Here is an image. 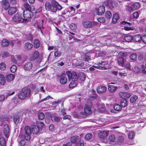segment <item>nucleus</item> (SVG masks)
<instances>
[{"label": "nucleus", "instance_id": "24", "mask_svg": "<svg viewBox=\"0 0 146 146\" xmlns=\"http://www.w3.org/2000/svg\"><path fill=\"white\" fill-rule=\"evenodd\" d=\"M120 105L121 107L124 108L127 106V100L125 99H123L121 100Z\"/></svg>", "mask_w": 146, "mask_h": 146}, {"label": "nucleus", "instance_id": "25", "mask_svg": "<svg viewBox=\"0 0 146 146\" xmlns=\"http://www.w3.org/2000/svg\"><path fill=\"white\" fill-rule=\"evenodd\" d=\"M17 11L16 7H12L9 10L8 13L10 15H12L15 13Z\"/></svg>", "mask_w": 146, "mask_h": 146}, {"label": "nucleus", "instance_id": "55", "mask_svg": "<svg viewBox=\"0 0 146 146\" xmlns=\"http://www.w3.org/2000/svg\"><path fill=\"white\" fill-rule=\"evenodd\" d=\"M97 20L100 23H104L105 22V19L103 17H101L98 18L97 19Z\"/></svg>", "mask_w": 146, "mask_h": 146}, {"label": "nucleus", "instance_id": "2", "mask_svg": "<svg viewBox=\"0 0 146 146\" xmlns=\"http://www.w3.org/2000/svg\"><path fill=\"white\" fill-rule=\"evenodd\" d=\"M31 90L29 89L25 88L23 89L22 92L18 94V97L21 100H24L31 96Z\"/></svg>", "mask_w": 146, "mask_h": 146}, {"label": "nucleus", "instance_id": "13", "mask_svg": "<svg viewBox=\"0 0 146 146\" xmlns=\"http://www.w3.org/2000/svg\"><path fill=\"white\" fill-rule=\"evenodd\" d=\"M67 79L65 74H62L60 77V82L62 84H65L67 82Z\"/></svg>", "mask_w": 146, "mask_h": 146}, {"label": "nucleus", "instance_id": "57", "mask_svg": "<svg viewBox=\"0 0 146 146\" xmlns=\"http://www.w3.org/2000/svg\"><path fill=\"white\" fill-rule=\"evenodd\" d=\"M117 139L118 141H119V142H122L124 140V137L122 135H119L118 136Z\"/></svg>", "mask_w": 146, "mask_h": 146}, {"label": "nucleus", "instance_id": "43", "mask_svg": "<svg viewBox=\"0 0 146 146\" xmlns=\"http://www.w3.org/2000/svg\"><path fill=\"white\" fill-rule=\"evenodd\" d=\"M135 135V133L133 131H131L128 133V137L129 139H132L133 138Z\"/></svg>", "mask_w": 146, "mask_h": 146}, {"label": "nucleus", "instance_id": "41", "mask_svg": "<svg viewBox=\"0 0 146 146\" xmlns=\"http://www.w3.org/2000/svg\"><path fill=\"white\" fill-rule=\"evenodd\" d=\"M116 37L118 40H121L123 38L124 35L120 33H117L116 35Z\"/></svg>", "mask_w": 146, "mask_h": 146}, {"label": "nucleus", "instance_id": "50", "mask_svg": "<svg viewBox=\"0 0 146 146\" xmlns=\"http://www.w3.org/2000/svg\"><path fill=\"white\" fill-rule=\"evenodd\" d=\"M115 139V137L113 135H111L109 137V140L111 142H113L114 141Z\"/></svg>", "mask_w": 146, "mask_h": 146}, {"label": "nucleus", "instance_id": "64", "mask_svg": "<svg viewBox=\"0 0 146 146\" xmlns=\"http://www.w3.org/2000/svg\"><path fill=\"white\" fill-rule=\"evenodd\" d=\"M120 54L122 57H125L127 55V53L126 52H120L119 53Z\"/></svg>", "mask_w": 146, "mask_h": 146}, {"label": "nucleus", "instance_id": "42", "mask_svg": "<svg viewBox=\"0 0 146 146\" xmlns=\"http://www.w3.org/2000/svg\"><path fill=\"white\" fill-rule=\"evenodd\" d=\"M113 108L114 110L117 111H119L121 109V106L118 104L115 105L113 106Z\"/></svg>", "mask_w": 146, "mask_h": 146}, {"label": "nucleus", "instance_id": "33", "mask_svg": "<svg viewBox=\"0 0 146 146\" xmlns=\"http://www.w3.org/2000/svg\"><path fill=\"white\" fill-rule=\"evenodd\" d=\"M75 66H78L79 67H82L84 65V63L81 61H77L74 64Z\"/></svg>", "mask_w": 146, "mask_h": 146}, {"label": "nucleus", "instance_id": "53", "mask_svg": "<svg viewBox=\"0 0 146 146\" xmlns=\"http://www.w3.org/2000/svg\"><path fill=\"white\" fill-rule=\"evenodd\" d=\"M6 68V65L3 63H2L0 64V69L2 70H4Z\"/></svg>", "mask_w": 146, "mask_h": 146}, {"label": "nucleus", "instance_id": "29", "mask_svg": "<svg viewBox=\"0 0 146 146\" xmlns=\"http://www.w3.org/2000/svg\"><path fill=\"white\" fill-rule=\"evenodd\" d=\"M25 46L26 49L28 50H30L33 48V45L31 43L27 42L25 44Z\"/></svg>", "mask_w": 146, "mask_h": 146}, {"label": "nucleus", "instance_id": "60", "mask_svg": "<svg viewBox=\"0 0 146 146\" xmlns=\"http://www.w3.org/2000/svg\"><path fill=\"white\" fill-rule=\"evenodd\" d=\"M139 14L137 12H135L133 13V17L135 18H137L139 17Z\"/></svg>", "mask_w": 146, "mask_h": 146}, {"label": "nucleus", "instance_id": "14", "mask_svg": "<svg viewBox=\"0 0 146 146\" xmlns=\"http://www.w3.org/2000/svg\"><path fill=\"white\" fill-rule=\"evenodd\" d=\"M83 25L84 27L87 28H92L91 22L89 21L84 20L83 21Z\"/></svg>", "mask_w": 146, "mask_h": 146}, {"label": "nucleus", "instance_id": "6", "mask_svg": "<svg viewBox=\"0 0 146 146\" xmlns=\"http://www.w3.org/2000/svg\"><path fill=\"white\" fill-rule=\"evenodd\" d=\"M39 54L37 51H36L34 52L33 56L31 57L30 58V60L31 61H33L35 59L37 60V62L38 63H40L42 61V59L40 57H38Z\"/></svg>", "mask_w": 146, "mask_h": 146}, {"label": "nucleus", "instance_id": "27", "mask_svg": "<svg viewBox=\"0 0 146 146\" xmlns=\"http://www.w3.org/2000/svg\"><path fill=\"white\" fill-rule=\"evenodd\" d=\"M118 63L119 65L123 66L124 64V60L123 57H119L118 58Z\"/></svg>", "mask_w": 146, "mask_h": 146}, {"label": "nucleus", "instance_id": "63", "mask_svg": "<svg viewBox=\"0 0 146 146\" xmlns=\"http://www.w3.org/2000/svg\"><path fill=\"white\" fill-rule=\"evenodd\" d=\"M25 142L24 140H22L20 141L19 143L20 145L22 146H25Z\"/></svg>", "mask_w": 146, "mask_h": 146}, {"label": "nucleus", "instance_id": "10", "mask_svg": "<svg viewBox=\"0 0 146 146\" xmlns=\"http://www.w3.org/2000/svg\"><path fill=\"white\" fill-rule=\"evenodd\" d=\"M3 131L5 137L7 138L9 136V128L7 124H5L4 126Z\"/></svg>", "mask_w": 146, "mask_h": 146}, {"label": "nucleus", "instance_id": "61", "mask_svg": "<svg viewBox=\"0 0 146 146\" xmlns=\"http://www.w3.org/2000/svg\"><path fill=\"white\" fill-rule=\"evenodd\" d=\"M141 38V40L145 44H146V35L143 36Z\"/></svg>", "mask_w": 146, "mask_h": 146}, {"label": "nucleus", "instance_id": "48", "mask_svg": "<svg viewBox=\"0 0 146 146\" xmlns=\"http://www.w3.org/2000/svg\"><path fill=\"white\" fill-rule=\"evenodd\" d=\"M130 58L133 60H136L137 58V55L135 53L132 54L130 55Z\"/></svg>", "mask_w": 146, "mask_h": 146}, {"label": "nucleus", "instance_id": "21", "mask_svg": "<svg viewBox=\"0 0 146 146\" xmlns=\"http://www.w3.org/2000/svg\"><path fill=\"white\" fill-rule=\"evenodd\" d=\"M79 136H74L71 137L70 140L71 142L73 144H76L77 145V142L78 140Z\"/></svg>", "mask_w": 146, "mask_h": 146}, {"label": "nucleus", "instance_id": "22", "mask_svg": "<svg viewBox=\"0 0 146 146\" xmlns=\"http://www.w3.org/2000/svg\"><path fill=\"white\" fill-rule=\"evenodd\" d=\"M119 19V17L117 13H115L113 15L112 19V22L114 23H116L118 20Z\"/></svg>", "mask_w": 146, "mask_h": 146}, {"label": "nucleus", "instance_id": "56", "mask_svg": "<svg viewBox=\"0 0 146 146\" xmlns=\"http://www.w3.org/2000/svg\"><path fill=\"white\" fill-rule=\"evenodd\" d=\"M105 63L106 62H102V63H100V64L99 65L100 67H101L102 68V69H106V67L105 66H104L105 65Z\"/></svg>", "mask_w": 146, "mask_h": 146}, {"label": "nucleus", "instance_id": "26", "mask_svg": "<svg viewBox=\"0 0 146 146\" xmlns=\"http://www.w3.org/2000/svg\"><path fill=\"white\" fill-rule=\"evenodd\" d=\"M0 144L1 146H6V142L5 138L3 137H0Z\"/></svg>", "mask_w": 146, "mask_h": 146}, {"label": "nucleus", "instance_id": "38", "mask_svg": "<svg viewBox=\"0 0 146 146\" xmlns=\"http://www.w3.org/2000/svg\"><path fill=\"white\" fill-rule=\"evenodd\" d=\"M132 8L134 10L139 8L140 6V4L138 3H136L133 4L132 5Z\"/></svg>", "mask_w": 146, "mask_h": 146}, {"label": "nucleus", "instance_id": "46", "mask_svg": "<svg viewBox=\"0 0 146 146\" xmlns=\"http://www.w3.org/2000/svg\"><path fill=\"white\" fill-rule=\"evenodd\" d=\"M87 114L85 111L80 112L79 113V117L80 118L85 117L87 116Z\"/></svg>", "mask_w": 146, "mask_h": 146}, {"label": "nucleus", "instance_id": "8", "mask_svg": "<svg viewBox=\"0 0 146 146\" xmlns=\"http://www.w3.org/2000/svg\"><path fill=\"white\" fill-rule=\"evenodd\" d=\"M92 106V103L90 102H88L84 108V111L87 114H91L92 111L91 108Z\"/></svg>", "mask_w": 146, "mask_h": 146}, {"label": "nucleus", "instance_id": "39", "mask_svg": "<svg viewBox=\"0 0 146 146\" xmlns=\"http://www.w3.org/2000/svg\"><path fill=\"white\" fill-rule=\"evenodd\" d=\"M38 119L40 120H42L44 119V114L41 112H39L38 113Z\"/></svg>", "mask_w": 146, "mask_h": 146}, {"label": "nucleus", "instance_id": "19", "mask_svg": "<svg viewBox=\"0 0 146 146\" xmlns=\"http://www.w3.org/2000/svg\"><path fill=\"white\" fill-rule=\"evenodd\" d=\"M117 89V87L111 85H108V89L111 93L115 92Z\"/></svg>", "mask_w": 146, "mask_h": 146}, {"label": "nucleus", "instance_id": "12", "mask_svg": "<svg viewBox=\"0 0 146 146\" xmlns=\"http://www.w3.org/2000/svg\"><path fill=\"white\" fill-rule=\"evenodd\" d=\"M106 90V88L103 86H98L97 89V93L100 94L104 92Z\"/></svg>", "mask_w": 146, "mask_h": 146}, {"label": "nucleus", "instance_id": "62", "mask_svg": "<svg viewBox=\"0 0 146 146\" xmlns=\"http://www.w3.org/2000/svg\"><path fill=\"white\" fill-rule=\"evenodd\" d=\"M141 70L143 73H146V71L145 70L144 66V65H141Z\"/></svg>", "mask_w": 146, "mask_h": 146}, {"label": "nucleus", "instance_id": "45", "mask_svg": "<svg viewBox=\"0 0 146 146\" xmlns=\"http://www.w3.org/2000/svg\"><path fill=\"white\" fill-rule=\"evenodd\" d=\"M14 123L16 124H17L19 122V117L18 115L14 116L13 118Z\"/></svg>", "mask_w": 146, "mask_h": 146}, {"label": "nucleus", "instance_id": "31", "mask_svg": "<svg viewBox=\"0 0 146 146\" xmlns=\"http://www.w3.org/2000/svg\"><path fill=\"white\" fill-rule=\"evenodd\" d=\"M52 3L56 7V9L57 8L58 10H61L62 9V6L60 5L58 3H57L56 1L54 0H52Z\"/></svg>", "mask_w": 146, "mask_h": 146}, {"label": "nucleus", "instance_id": "15", "mask_svg": "<svg viewBox=\"0 0 146 146\" xmlns=\"http://www.w3.org/2000/svg\"><path fill=\"white\" fill-rule=\"evenodd\" d=\"M33 67V64L32 62H29L26 63L24 66V68L25 70H30Z\"/></svg>", "mask_w": 146, "mask_h": 146}, {"label": "nucleus", "instance_id": "30", "mask_svg": "<svg viewBox=\"0 0 146 146\" xmlns=\"http://www.w3.org/2000/svg\"><path fill=\"white\" fill-rule=\"evenodd\" d=\"M105 15L106 19L108 20L111 18L112 15L110 11H107L106 12Z\"/></svg>", "mask_w": 146, "mask_h": 146}, {"label": "nucleus", "instance_id": "3", "mask_svg": "<svg viewBox=\"0 0 146 146\" xmlns=\"http://www.w3.org/2000/svg\"><path fill=\"white\" fill-rule=\"evenodd\" d=\"M66 74L68 76L69 80L72 79L73 81H77L78 78L77 73L75 72H72L68 71L66 72Z\"/></svg>", "mask_w": 146, "mask_h": 146}, {"label": "nucleus", "instance_id": "28", "mask_svg": "<svg viewBox=\"0 0 146 146\" xmlns=\"http://www.w3.org/2000/svg\"><path fill=\"white\" fill-rule=\"evenodd\" d=\"M34 45L35 48H38L40 45V42L39 40L37 39H35L34 42Z\"/></svg>", "mask_w": 146, "mask_h": 146}, {"label": "nucleus", "instance_id": "37", "mask_svg": "<svg viewBox=\"0 0 146 146\" xmlns=\"http://www.w3.org/2000/svg\"><path fill=\"white\" fill-rule=\"evenodd\" d=\"M9 41L6 39H3L2 42V45L4 46H7L9 44Z\"/></svg>", "mask_w": 146, "mask_h": 146}, {"label": "nucleus", "instance_id": "44", "mask_svg": "<svg viewBox=\"0 0 146 146\" xmlns=\"http://www.w3.org/2000/svg\"><path fill=\"white\" fill-rule=\"evenodd\" d=\"M17 69V66L15 65H13L11 67L10 70L11 72L13 73L15 72Z\"/></svg>", "mask_w": 146, "mask_h": 146}, {"label": "nucleus", "instance_id": "16", "mask_svg": "<svg viewBox=\"0 0 146 146\" xmlns=\"http://www.w3.org/2000/svg\"><path fill=\"white\" fill-rule=\"evenodd\" d=\"M119 95L120 97L123 99L125 98H128L131 96L130 94L127 92H121L119 93Z\"/></svg>", "mask_w": 146, "mask_h": 146}, {"label": "nucleus", "instance_id": "59", "mask_svg": "<svg viewBox=\"0 0 146 146\" xmlns=\"http://www.w3.org/2000/svg\"><path fill=\"white\" fill-rule=\"evenodd\" d=\"M26 39L28 40H32L33 39V36L29 34L27 36Z\"/></svg>", "mask_w": 146, "mask_h": 146}, {"label": "nucleus", "instance_id": "5", "mask_svg": "<svg viewBox=\"0 0 146 146\" xmlns=\"http://www.w3.org/2000/svg\"><path fill=\"white\" fill-rule=\"evenodd\" d=\"M45 7L47 11H49L50 10L53 12H55L56 11V7L52 4H51L48 2H46L45 4Z\"/></svg>", "mask_w": 146, "mask_h": 146}, {"label": "nucleus", "instance_id": "7", "mask_svg": "<svg viewBox=\"0 0 146 146\" xmlns=\"http://www.w3.org/2000/svg\"><path fill=\"white\" fill-rule=\"evenodd\" d=\"M13 21L15 22L23 23L24 22V19L22 17L21 15L17 13L12 18Z\"/></svg>", "mask_w": 146, "mask_h": 146}, {"label": "nucleus", "instance_id": "52", "mask_svg": "<svg viewBox=\"0 0 146 146\" xmlns=\"http://www.w3.org/2000/svg\"><path fill=\"white\" fill-rule=\"evenodd\" d=\"M92 137V134L91 133H88L85 136V139L87 140H89Z\"/></svg>", "mask_w": 146, "mask_h": 146}, {"label": "nucleus", "instance_id": "49", "mask_svg": "<svg viewBox=\"0 0 146 146\" xmlns=\"http://www.w3.org/2000/svg\"><path fill=\"white\" fill-rule=\"evenodd\" d=\"M138 98L137 96L136 95H135L132 97L130 99V102L131 103H133L135 102Z\"/></svg>", "mask_w": 146, "mask_h": 146}, {"label": "nucleus", "instance_id": "36", "mask_svg": "<svg viewBox=\"0 0 146 146\" xmlns=\"http://www.w3.org/2000/svg\"><path fill=\"white\" fill-rule=\"evenodd\" d=\"M79 78L81 80L84 81L85 80L86 76L85 74L81 72L80 74V75L79 76Z\"/></svg>", "mask_w": 146, "mask_h": 146}, {"label": "nucleus", "instance_id": "32", "mask_svg": "<svg viewBox=\"0 0 146 146\" xmlns=\"http://www.w3.org/2000/svg\"><path fill=\"white\" fill-rule=\"evenodd\" d=\"M133 39V36L131 35L127 36L125 37L123 40L125 42H129Z\"/></svg>", "mask_w": 146, "mask_h": 146}, {"label": "nucleus", "instance_id": "35", "mask_svg": "<svg viewBox=\"0 0 146 146\" xmlns=\"http://www.w3.org/2000/svg\"><path fill=\"white\" fill-rule=\"evenodd\" d=\"M51 119L54 121L58 122L60 120L58 117L53 115L51 116Z\"/></svg>", "mask_w": 146, "mask_h": 146}, {"label": "nucleus", "instance_id": "58", "mask_svg": "<svg viewBox=\"0 0 146 146\" xmlns=\"http://www.w3.org/2000/svg\"><path fill=\"white\" fill-rule=\"evenodd\" d=\"M61 55V53L59 51H55L54 52V55L56 57H59Z\"/></svg>", "mask_w": 146, "mask_h": 146}, {"label": "nucleus", "instance_id": "40", "mask_svg": "<svg viewBox=\"0 0 146 146\" xmlns=\"http://www.w3.org/2000/svg\"><path fill=\"white\" fill-rule=\"evenodd\" d=\"M108 134V133L107 131H104L100 133V136L101 138H103L107 136Z\"/></svg>", "mask_w": 146, "mask_h": 146}, {"label": "nucleus", "instance_id": "23", "mask_svg": "<svg viewBox=\"0 0 146 146\" xmlns=\"http://www.w3.org/2000/svg\"><path fill=\"white\" fill-rule=\"evenodd\" d=\"M142 37L139 35H137L133 37V40L135 42H140L141 40Z\"/></svg>", "mask_w": 146, "mask_h": 146}, {"label": "nucleus", "instance_id": "47", "mask_svg": "<svg viewBox=\"0 0 146 146\" xmlns=\"http://www.w3.org/2000/svg\"><path fill=\"white\" fill-rule=\"evenodd\" d=\"M84 146V144L83 141L82 140H79L77 142V145L75 146Z\"/></svg>", "mask_w": 146, "mask_h": 146}, {"label": "nucleus", "instance_id": "20", "mask_svg": "<svg viewBox=\"0 0 146 146\" xmlns=\"http://www.w3.org/2000/svg\"><path fill=\"white\" fill-rule=\"evenodd\" d=\"M15 77V75L14 74H9L6 76V80L7 81L10 82L13 81L14 80Z\"/></svg>", "mask_w": 146, "mask_h": 146}, {"label": "nucleus", "instance_id": "17", "mask_svg": "<svg viewBox=\"0 0 146 146\" xmlns=\"http://www.w3.org/2000/svg\"><path fill=\"white\" fill-rule=\"evenodd\" d=\"M31 128L32 132L33 133L37 134L39 132V129L37 126L33 125L31 126Z\"/></svg>", "mask_w": 146, "mask_h": 146}, {"label": "nucleus", "instance_id": "18", "mask_svg": "<svg viewBox=\"0 0 146 146\" xmlns=\"http://www.w3.org/2000/svg\"><path fill=\"white\" fill-rule=\"evenodd\" d=\"M3 7L5 9H7L9 7V3L6 0H3L2 2Z\"/></svg>", "mask_w": 146, "mask_h": 146}, {"label": "nucleus", "instance_id": "51", "mask_svg": "<svg viewBox=\"0 0 146 146\" xmlns=\"http://www.w3.org/2000/svg\"><path fill=\"white\" fill-rule=\"evenodd\" d=\"M76 25L74 23H71L70 25V27L72 30H75L76 28Z\"/></svg>", "mask_w": 146, "mask_h": 146}, {"label": "nucleus", "instance_id": "54", "mask_svg": "<svg viewBox=\"0 0 146 146\" xmlns=\"http://www.w3.org/2000/svg\"><path fill=\"white\" fill-rule=\"evenodd\" d=\"M85 60L86 61H88L90 59V55L89 54L86 53L85 54Z\"/></svg>", "mask_w": 146, "mask_h": 146}, {"label": "nucleus", "instance_id": "1", "mask_svg": "<svg viewBox=\"0 0 146 146\" xmlns=\"http://www.w3.org/2000/svg\"><path fill=\"white\" fill-rule=\"evenodd\" d=\"M23 7L25 9L23 11V16L24 22L27 21V19L30 18L33 15V13L31 11H33L35 8L33 6L29 5L28 4L25 3Z\"/></svg>", "mask_w": 146, "mask_h": 146}, {"label": "nucleus", "instance_id": "34", "mask_svg": "<svg viewBox=\"0 0 146 146\" xmlns=\"http://www.w3.org/2000/svg\"><path fill=\"white\" fill-rule=\"evenodd\" d=\"M77 81H73L72 80L69 85L70 88H73L77 85Z\"/></svg>", "mask_w": 146, "mask_h": 146}, {"label": "nucleus", "instance_id": "4", "mask_svg": "<svg viewBox=\"0 0 146 146\" xmlns=\"http://www.w3.org/2000/svg\"><path fill=\"white\" fill-rule=\"evenodd\" d=\"M24 131H25L24 137L27 141H29L31 138L30 135L31 133V129L29 126H26L25 127Z\"/></svg>", "mask_w": 146, "mask_h": 146}, {"label": "nucleus", "instance_id": "9", "mask_svg": "<svg viewBox=\"0 0 146 146\" xmlns=\"http://www.w3.org/2000/svg\"><path fill=\"white\" fill-rule=\"evenodd\" d=\"M105 5L110 8H114L116 7L115 2L111 0H107L105 2Z\"/></svg>", "mask_w": 146, "mask_h": 146}, {"label": "nucleus", "instance_id": "11", "mask_svg": "<svg viewBox=\"0 0 146 146\" xmlns=\"http://www.w3.org/2000/svg\"><path fill=\"white\" fill-rule=\"evenodd\" d=\"M96 11L97 14L98 15H102L103 14L105 11V7L104 6H101L99 7L98 9H96Z\"/></svg>", "mask_w": 146, "mask_h": 146}]
</instances>
